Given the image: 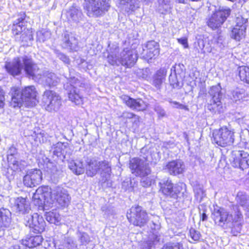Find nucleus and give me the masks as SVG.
Segmentation results:
<instances>
[{
	"instance_id": "1",
	"label": "nucleus",
	"mask_w": 249,
	"mask_h": 249,
	"mask_svg": "<svg viewBox=\"0 0 249 249\" xmlns=\"http://www.w3.org/2000/svg\"><path fill=\"white\" fill-rule=\"evenodd\" d=\"M32 198L35 205L41 207L43 210L52 207L55 200L61 206H67L71 199L67 190L60 186L55 187L52 191L48 186L40 187Z\"/></svg>"
},
{
	"instance_id": "2",
	"label": "nucleus",
	"mask_w": 249,
	"mask_h": 249,
	"mask_svg": "<svg viewBox=\"0 0 249 249\" xmlns=\"http://www.w3.org/2000/svg\"><path fill=\"white\" fill-rule=\"evenodd\" d=\"M212 218L215 223L218 226L229 227L233 235L236 236L240 232L243 215L238 206H233L231 213L222 208L214 209L212 213Z\"/></svg>"
},
{
	"instance_id": "3",
	"label": "nucleus",
	"mask_w": 249,
	"mask_h": 249,
	"mask_svg": "<svg viewBox=\"0 0 249 249\" xmlns=\"http://www.w3.org/2000/svg\"><path fill=\"white\" fill-rule=\"evenodd\" d=\"M82 5L87 16L93 18L104 16L110 7L109 0H84Z\"/></svg>"
},
{
	"instance_id": "4",
	"label": "nucleus",
	"mask_w": 249,
	"mask_h": 249,
	"mask_svg": "<svg viewBox=\"0 0 249 249\" xmlns=\"http://www.w3.org/2000/svg\"><path fill=\"white\" fill-rule=\"evenodd\" d=\"M220 84L211 87L209 94L212 98L208 104L207 108L213 113H220L224 111V107L221 102L223 94L221 92Z\"/></svg>"
},
{
	"instance_id": "5",
	"label": "nucleus",
	"mask_w": 249,
	"mask_h": 249,
	"mask_svg": "<svg viewBox=\"0 0 249 249\" xmlns=\"http://www.w3.org/2000/svg\"><path fill=\"white\" fill-rule=\"evenodd\" d=\"M213 136V142L221 147L231 145L234 140V132L226 126L214 130Z\"/></svg>"
},
{
	"instance_id": "6",
	"label": "nucleus",
	"mask_w": 249,
	"mask_h": 249,
	"mask_svg": "<svg viewBox=\"0 0 249 249\" xmlns=\"http://www.w3.org/2000/svg\"><path fill=\"white\" fill-rule=\"evenodd\" d=\"M23 219L25 226L29 227L31 232L40 234L44 231L46 222L43 217L37 213L25 215Z\"/></svg>"
},
{
	"instance_id": "7",
	"label": "nucleus",
	"mask_w": 249,
	"mask_h": 249,
	"mask_svg": "<svg viewBox=\"0 0 249 249\" xmlns=\"http://www.w3.org/2000/svg\"><path fill=\"white\" fill-rule=\"evenodd\" d=\"M42 102L46 110L49 112L58 111L62 105L61 97L52 90H46L44 92Z\"/></svg>"
},
{
	"instance_id": "8",
	"label": "nucleus",
	"mask_w": 249,
	"mask_h": 249,
	"mask_svg": "<svg viewBox=\"0 0 249 249\" xmlns=\"http://www.w3.org/2000/svg\"><path fill=\"white\" fill-rule=\"evenodd\" d=\"M129 213H127V217L134 225L141 227L147 222L148 218L147 213L142 207H132Z\"/></svg>"
},
{
	"instance_id": "9",
	"label": "nucleus",
	"mask_w": 249,
	"mask_h": 249,
	"mask_svg": "<svg viewBox=\"0 0 249 249\" xmlns=\"http://www.w3.org/2000/svg\"><path fill=\"white\" fill-rule=\"evenodd\" d=\"M23 70L25 73L34 80L39 81L42 77V71L30 56L24 55L22 59Z\"/></svg>"
},
{
	"instance_id": "10",
	"label": "nucleus",
	"mask_w": 249,
	"mask_h": 249,
	"mask_svg": "<svg viewBox=\"0 0 249 249\" xmlns=\"http://www.w3.org/2000/svg\"><path fill=\"white\" fill-rule=\"evenodd\" d=\"M231 14V10L228 8L220 7L209 18L208 25L213 29L220 27Z\"/></svg>"
},
{
	"instance_id": "11",
	"label": "nucleus",
	"mask_w": 249,
	"mask_h": 249,
	"mask_svg": "<svg viewBox=\"0 0 249 249\" xmlns=\"http://www.w3.org/2000/svg\"><path fill=\"white\" fill-rule=\"evenodd\" d=\"M129 168L132 173L137 176H147L151 173V169L145 160L133 158L130 160Z\"/></svg>"
},
{
	"instance_id": "12",
	"label": "nucleus",
	"mask_w": 249,
	"mask_h": 249,
	"mask_svg": "<svg viewBox=\"0 0 249 249\" xmlns=\"http://www.w3.org/2000/svg\"><path fill=\"white\" fill-rule=\"evenodd\" d=\"M99 172L100 174V182L103 186L110 187L112 185L110 179L111 164L106 160H99Z\"/></svg>"
},
{
	"instance_id": "13",
	"label": "nucleus",
	"mask_w": 249,
	"mask_h": 249,
	"mask_svg": "<svg viewBox=\"0 0 249 249\" xmlns=\"http://www.w3.org/2000/svg\"><path fill=\"white\" fill-rule=\"evenodd\" d=\"M42 179V173L40 169H34L27 171L23 177V182L25 186L33 187L39 185Z\"/></svg>"
},
{
	"instance_id": "14",
	"label": "nucleus",
	"mask_w": 249,
	"mask_h": 249,
	"mask_svg": "<svg viewBox=\"0 0 249 249\" xmlns=\"http://www.w3.org/2000/svg\"><path fill=\"white\" fill-rule=\"evenodd\" d=\"M12 201L13 202H12L11 204L16 213L22 214L24 217L31 213L29 203L26 198L22 197H18L14 198Z\"/></svg>"
},
{
	"instance_id": "15",
	"label": "nucleus",
	"mask_w": 249,
	"mask_h": 249,
	"mask_svg": "<svg viewBox=\"0 0 249 249\" xmlns=\"http://www.w3.org/2000/svg\"><path fill=\"white\" fill-rule=\"evenodd\" d=\"M62 16L65 17L69 22L75 23L80 22L84 17L81 8L75 4L63 11Z\"/></svg>"
},
{
	"instance_id": "16",
	"label": "nucleus",
	"mask_w": 249,
	"mask_h": 249,
	"mask_svg": "<svg viewBox=\"0 0 249 249\" xmlns=\"http://www.w3.org/2000/svg\"><path fill=\"white\" fill-rule=\"evenodd\" d=\"M160 53V45L157 42L151 40L148 41L143 47L142 57L148 61L152 58H155Z\"/></svg>"
},
{
	"instance_id": "17",
	"label": "nucleus",
	"mask_w": 249,
	"mask_h": 249,
	"mask_svg": "<svg viewBox=\"0 0 249 249\" xmlns=\"http://www.w3.org/2000/svg\"><path fill=\"white\" fill-rule=\"evenodd\" d=\"M23 56L17 57L11 61L6 62L4 67L7 72L13 76L20 75L23 70Z\"/></svg>"
},
{
	"instance_id": "18",
	"label": "nucleus",
	"mask_w": 249,
	"mask_h": 249,
	"mask_svg": "<svg viewBox=\"0 0 249 249\" xmlns=\"http://www.w3.org/2000/svg\"><path fill=\"white\" fill-rule=\"evenodd\" d=\"M123 102L129 108L137 111H143L146 110L147 105L142 99H134L126 95L120 96Z\"/></svg>"
},
{
	"instance_id": "19",
	"label": "nucleus",
	"mask_w": 249,
	"mask_h": 249,
	"mask_svg": "<svg viewBox=\"0 0 249 249\" xmlns=\"http://www.w3.org/2000/svg\"><path fill=\"white\" fill-rule=\"evenodd\" d=\"M138 58L136 51L129 48H125L120 54V64L127 67L132 66Z\"/></svg>"
},
{
	"instance_id": "20",
	"label": "nucleus",
	"mask_w": 249,
	"mask_h": 249,
	"mask_svg": "<svg viewBox=\"0 0 249 249\" xmlns=\"http://www.w3.org/2000/svg\"><path fill=\"white\" fill-rule=\"evenodd\" d=\"M20 93L25 103V107H32L36 105V91L34 86L25 87L22 90H20Z\"/></svg>"
},
{
	"instance_id": "21",
	"label": "nucleus",
	"mask_w": 249,
	"mask_h": 249,
	"mask_svg": "<svg viewBox=\"0 0 249 249\" xmlns=\"http://www.w3.org/2000/svg\"><path fill=\"white\" fill-rule=\"evenodd\" d=\"M70 87L69 92H68L69 98L73 103L76 105H79L82 103L83 98L80 95L77 87L79 86L80 82L77 79H75L73 77L70 81Z\"/></svg>"
},
{
	"instance_id": "22",
	"label": "nucleus",
	"mask_w": 249,
	"mask_h": 249,
	"mask_svg": "<svg viewBox=\"0 0 249 249\" xmlns=\"http://www.w3.org/2000/svg\"><path fill=\"white\" fill-rule=\"evenodd\" d=\"M45 169L51 179L54 181H57L58 179L62 176V168L56 162H51L49 160L45 164Z\"/></svg>"
},
{
	"instance_id": "23",
	"label": "nucleus",
	"mask_w": 249,
	"mask_h": 249,
	"mask_svg": "<svg viewBox=\"0 0 249 249\" xmlns=\"http://www.w3.org/2000/svg\"><path fill=\"white\" fill-rule=\"evenodd\" d=\"M165 169L170 175H177L184 172L185 166L181 160H175L169 162L166 164Z\"/></svg>"
},
{
	"instance_id": "24",
	"label": "nucleus",
	"mask_w": 249,
	"mask_h": 249,
	"mask_svg": "<svg viewBox=\"0 0 249 249\" xmlns=\"http://www.w3.org/2000/svg\"><path fill=\"white\" fill-rule=\"evenodd\" d=\"M41 80L43 84L49 88L55 87L59 83L60 80L53 72L49 71H42V77L39 80Z\"/></svg>"
},
{
	"instance_id": "25",
	"label": "nucleus",
	"mask_w": 249,
	"mask_h": 249,
	"mask_svg": "<svg viewBox=\"0 0 249 249\" xmlns=\"http://www.w3.org/2000/svg\"><path fill=\"white\" fill-rule=\"evenodd\" d=\"M10 94L11 96L10 106L16 108L20 107L22 106H25V102L22 98V94L20 93V89L13 88L11 89Z\"/></svg>"
},
{
	"instance_id": "26",
	"label": "nucleus",
	"mask_w": 249,
	"mask_h": 249,
	"mask_svg": "<svg viewBox=\"0 0 249 249\" xmlns=\"http://www.w3.org/2000/svg\"><path fill=\"white\" fill-rule=\"evenodd\" d=\"M99 160L96 158L88 159L86 161V173L89 177L95 176L99 172Z\"/></svg>"
},
{
	"instance_id": "27",
	"label": "nucleus",
	"mask_w": 249,
	"mask_h": 249,
	"mask_svg": "<svg viewBox=\"0 0 249 249\" xmlns=\"http://www.w3.org/2000/svg\"><path fill=\"white\" fill-rule=\"evenodd\" d=\"M167 70L160 68L153 76L152 85L157 89H160L165 79Z\"/></svg>"
},
{
	"instance_id": "28",
	"label": "nucleus",
	"mask_w": 249,
	"mask_h": 249,
	"mask_svg": "<svg viewBox=\"0 0 249 249\" xmlns=\"http://www.w3.org/2000/svg\"><path fill=\"white\" fill-rule=\"evenodd\" d=\"M42 241L43 238L40 235H31L22 240V243L29 248H33L40 245Z\"/></svg>"
},
{
	"instance_id": "29",
	"label": "nucleus",
	"mask_w": 249,
	"mask_h": 249,
	"mask_svg": "<svg viewBox=\"0 0 249 249\" xmlns=\"http://www.w3.org/2000/svg\"><path fill=\"white\" fill-rule=\"evenodd\" d=\"M11 212L3 208L0 209V229L8 227L11 223Z\"/></svg>"
},
{
	"instance_id": "30",
	"label": "nucleus",
	"mask_w": 249,
	"mask_h": 249,
	"mask_svg": "<svg viewBox=\"0 0 249 249\" xmlns=\"http://www.w3.org/2000/svg\"><path fill=\"white\" fill-rule=\"evenodd\" d=\"M68 143L67 142H58L55 144H53L51 150L53 151V155L56 156L57 157H63V159H65V150L67 148Z\"/></svg>"
},
{
	"instance_id": "31",
	"label": "nucleus",
	"mask_w": 249,
	"mask_h": 249,
	"mask_svg": "<svg viewBox=\"0 0 249 249\" xmlns=\"http://www.w3.org/2000/svg\"><path fill=\"white\" fill-rule=\"evenodd\" d=\"M160 184L162 193L164 195L171 197L172 190H173V184L171 181L168 179H163L160 182Z\"/></svg>"
},
{
	"instance_id": "32",
	"label": "nucleus",
	"mask_w": 249,
	"mask_h": 249,
	"mask_svg": "<svg viewBox=\"0 0 249 249\" xmlns=\"http://www.w3.org/2000/svg\"><path fill=\"white\" fill-rule=\"evenodd\" d=\"M119 49L116 47L112 51L111 50L109 53L107 59L108 63L112 65H120V54H118Z\"/></svg>"
},
{
	"instance_id": "33",
	"label": "nucleus",
	"mask_w": 249,
	"mask_h": 249,
	"mask_svg": "<svg viewBox=\"0 0 249 249\" xmlns=\"http://www.w3.org/2000/svg\"><path fill=\"white\" fill-rule=\"evenodd\" d=\"M237 201L244 210L249 213V196L239 193L237 196Z\"/></svg>"
},
{
	"instance_id": "34",
	"label": "nucleus",
	"mask_w": 249,
	"mask_h": 249,
	"mask_svg": "<svg viewBox=\"0 0 249 249\" xmlns=\"http://www.w3.org/2000/svg\"><path fill=\"white\" fill-rule=\"evenodd\" d=\"M246 30L245 27L241 28L234 27L231 31L230 36L232 38L239 41L245 37Z\"/></svg>"
},
{
	"instance_id": "35",
	"label": "nucleus",
	"mask_w": 249,
	"mask_h": 249,
	"mask_svg": "<svg viewBox=\"0 0 249 249\" xmlns=\"http://www.w3.org/2000/svg\"><path fill=\"white\" fill-rule=\"evenodd\" d=\"M169 81L170 85L174 88L180 89L183 85V78L173 73V72H171L169 77Z\"/></svg>"
},
{
	"instance_id": "36",
	"label": "nucleus",
	"mask_w": 249,
	"mask_h": 249,
	"mask_svg": "<svg viewBox=\"0 0 249 249\" xmlns=\"http://www.w3.org/2000/svg\"><path fill=\"white\" fill-rule=\"evenodd\" d=\"M45 216L47 221L49 223L54 224L56 225H59L61 217L59 213L56 211L46 212Z\"/></svg>"
},
{
	"instance_id": "37",
	"label": "nucleus",
	"mask_w": 249,
	"mask_h": 249,
	"mask_svg": "<svg viewBox=\"0 0 249 249\" xmlns=\"http://www.w3.org/2000/svg\"><path fill=\"white\" fill-rule=\"evenodd\" d=\"M242 151H233L231 154L230 161L232 166L235 168H238L241 161V155L243 154Z\"/></svg>"
},
{
	"instance_id": "38",
	"label": "nucleus",
	"mask_w": 249,
	"mask_h": 249,
	"mask_svg": "<svg viewBox=\"0 0 249 249\" xmlns=\"http://www.w3.org/2000/svg\"><path fill=\"white\" fill-rule=\"evenodd\" d=\"M69 166L70 169L76 175H81L85 172L84 165L81 161L71 162Z\"/></svg>"
},
{
	"instance_id": "39",
	"label": "nucleus",
	"mask_w": 249,
	"mask_h": 249,
	"mask_svg": "<svg viewBox=\"0 0 249 249\" xmlns=\"http://www.w3.org/2000/svg\"><path fill=\"white\" fill-rule=\"evenodd\" d=\"M7 160L13 170H21L24 168V165L22 164L21 161L19 160V158L8 157Z\"/></svg>"
},
{
	"instance_id": "40",
	"label": "nucleus",
	"mask_w": 249,
	"mask_h": 249,
	"mask_svg": "<svg viewBox=\"0 0 249 249\" xmlns=\"http://www.w3.org/2000/svg\"><path fill=\"white\" fill-rule=\"evenodd\" d=\"M7 160L13 170H21L24 168V165L22 164L21 161L19 160V158L8 157Z\"/></svg>"
},
{
	"instance_id": "41",
	"label": "nucleus",
	"mask_w": 249,
	"mask_h": 249,
	"mask_svg": "<svg viewBox=\"0 0 249 249\" xmlns=\"http://www.w3.org/2000/svg\"><path fill=\"white\" fill-rule=\"evenodd\" d=\"M33 39L32 28H26L19 36L16 37L17 41L27 42L28 41H32Z\"/></svg>"
},
{
	"instance_id": "42",
	"label": "nucleus",
	"mask_w": 249,
	"mask_h": 249,
	"mask_svg": "<svg viewBox=\"0 0 249 249\" xmlns=\"http://www.w3.org/2000/svg\"><path fill=\"white\" fill-rule=\"evenodd\" d=\"M119 4L122 9H124L126 11L129 12L135 10L134 0H119Z\"/></svg>"
},
{
	"instance_id": "43",
	"label": "nucleus",
	"mask_w": 249,
	"mask_h": 249,
	"mask_svg": "<svg viewBox=\"0 0 249 249\" xmlns=\"http://www.w3.org/2000/svg\"><path fill=\"white\" fill-rule=\"evenodd\" d=\"M171 8L170 0H158V11L164 14L168 12Z\"/></svg>"
},
{
	"instance_id": "44",
	"label": "nucleus",
	"mask_w": 249,
	"mask_h": 249,
	"mask_svg": "<svg viewBox=\"0 0 249 249\" xmlns=\"http://www.w3.org/2000/svg\"><path fill=\"white\" fill-rule=\"evenodd\" d=\"M63 42L66 48H69L71 49H72L77 43L75 37L68 33L65 34L64 35Z\"/></svg>"
},
{
	"instance_id": "45",
	"label": "nucleus",
	"mask_w": 249,
	"mask_h": 249,
	"mask_svg": "<svg viewBox=\"0 0 249 249\" xmlns=\"http://www.w3.org/2000/svg\"><path fill=\"white\" fill-rule=\"evenodd\" d=\"M239 76L241 80L249 84V68L246 66L240 67Z\"/></svg>"
},
{
	"instance_id": "46",
	"label": "nucleus",
	"mask_w": 249,
	"mask_h": 249,
	"mask_svg": "<svg viewBox=\"0 0 249 249\" xmlns=\"http://www.w3.org/2000/svg\"><path fill=\"white\" fill-rule=\"evenodd\" d=\"M171 71L173 72V73L176 74L179 77L183 78L185 74V66L180 63L175 64L171 69Z\"/></svg>"
},
{
	"instance_id": "47",
	"label": "nucleus",
	"mask_w": 249,
	"mask_h": 249,
	"mask_svg": "<svg viewBox=\"0 0 249 249\" xmlns=\"http://www.w3.org/2000/svg\"><path fill=\"white\" fill-rule=\"evenodd\" d=\"M26 25H21L18 24L13 23L12 26V32L16 39V37L19 36L26 30Z\"/></svg>"
},
{
	"instance_id": "48",
	"label": "nucleus",
	"mask_w": 249,
	"mask_h": 249,
	"mask_svg": "<svg viewBox=\"0 0 249 249\" xmlns=\"http://www.w3.org/2000/svg\"><path fill=\"white\" fill-rule=\"evenodd\" d=\"M241 159V161L238 168L243 170L248 168L249 166V154L247 152L243 151Z\"/></svg>"
},
{
	"instance_id": "49",
	"label": "nucleus",
	"mask_w": 249,
	"mask_h": 249,
	"mask_svg": "<svg viewBox=\"0 0 249 249\" xmlns=\"http://www.w3.org/2000/svg\"><path fill=\"white\" fill-rule=\"evenodd\" d=\"M185 187V184L183 183H180V184H178L176 185L175 186H173V190H172L171 197L176 198L181 193L183 195L184 192L182 191L183 190H185V189H183V188Z\"/></svg>"
},
{
	"instance_id": "50",
	"label": "nucleus",
	"mask_w": 249,
	"mask_h": 249,
	"mask_svg": "<svg viewBox=\"0 0 249 249\" xmlns=\"http://www.w3.org/2000/svg\"><path fill=\"white\" fill-rule=\"evenodd\" d=\"M17 17V19L14 21L13 23L21 25H26L25 24L27 22V19L29 18L26 16L25 13L23 12L18 13Z\"/></svg>"
},
{
	"instance_id": "51",
	"label": "nucleus",
	"mask_w": 249,
	"mask_h": 249,
	"mask_svg": "<svg viewBox=\"0 0 249 249\" xmlns=\"http://www.w3.org/2000/svg\"><path fill=\"white\" fill-rule=\"evenodd\" d=\"M247 21L248 19L247 18H244L242 16L239 15L236 18V25L235 27H239L241 28L245 27V29H246Z\"/></svg>"
},
{
	"instance_id": "52",
	"label": "nucleus",
	"mask_w": 249,
	"mask_h": 249,
	"mask_svg": "<svg viewBox=\"0 0 249 249\" xmlns=\"http://www.w3.org/2000/svg\"><path fill=\"white\" fill-rule=\"evenodd\" d=\"M121 117L125 119H132L133 123L139 121V117L130 112H124L121 115Z\"/></svg>"
},
{
	"instance_id": "53",
	"label": "nucleus",
	"mask_w": 249,
	"mask_h": 249,
	"mask_svg": "<svg viewBox=\"0 0 249 249\" xmlns=\"http://www.w3.org/2000/svg\"><path fill=\"white\" fill-rule=\"evenodd\" d=\"M194 192L196 199L199 200L200 201L202 200V198L205 195L202 187L200 185L196 186L194 188Z\"/></svg>"
},
{
	"instance_id": "54",
	"label": "nucleus",
	"mask_w": 249,
	"mask_h": 249,
	"mask_svg": "<svg viewBox=\"0 0 249 249\" xmlns=\"http://www.w3.org/2000/svg\"><path fill=\"white\" fill-rule=\"evenodd\" d=\"M79 239L83 245H86L90 241L89 235L86 232H79L78 234Z\"/></svg>"
},
{
	"instance_id": "55",
	"label": "nucleus",
	"mask_w": 249,
	"mask_h": 249,
	"mask_svg": "<svg viewBox=\"0 0 249 249\" xmlns=\"http://www.w3.org/2000/svg\"><path fill=\"white\" fill-rule=\"evenodd\" d=\"M7 158H19V154L17 149L14 146H11L7 151Z\"/></svg>"
},
{
	"instance_id": "56",
	"label": "nucleus",
	"mask_w": 249,
	"mask_h": 249,
	"mask_svg": "<svg viewBox=\"0 0 249 249\" xmlns=\"http://www.w3.org/2000/svg\"><path fill=\"white\" fill-rule=\"evenodd\" d=\"M122 188L125 191L132 190V182L130 178H126L122 184Z\"/></svg>"
},
{
	"instance_id": "57",
	"label": "nucleus",
	"mask_w": 249,
	"mask_h": 249,
	"mask_svg": "<svg viewBox=\"0 0 249 249\" xmlns=\"http://www.w3.org/2000/svg\"><path fill=\"white\" fill-rule=\"evenodd\" d=\"M189 232L190 236L193 240L195 241H198L199 240L201 236L199 231L196 230L194 228H191Z\"/></svg>"
},
{
	"instance_id": "58",
	"label": "nucleus",
	"mask_w": 249,
	"mask_h": 249,
	"mask_svg": "<svg viewBox=\"0 0 249 249\" xmlns=\"http://www.w3.org/2000/svg\"><path fill=\"white\" fill-rule=\"evenodd\" d=\"M162 249H181L178 243H168L165 244Z\"/></svg>"
},
{
	"instance_id": "59",
	"label": "nucleus",
	"mask_w": 249,
	"mask_h": 249,
	"mask_svg": "<svg viewBox=\"0 0 249 249\" xmlns=\"http://www.w3.org/2000/svg\"><path fill=\"white\" fill-rule=\"evenodd\" d=\"M101 210L104 213V217H107L110 214L113 213L112 209L111 207L105 205L102 207Z\"/></svg>"
},
{
	"instance_id": "60",
	"label": "nucleus",
	"mask_w": 249,
	"mask_h": 249,
	"mask_svg": "<svg viewBox=\"0 0 249 249\" xmlns=\"http://www.w3.org/2000/svg\"><path fill=\"white\" fill-rule=\"evenodd\" d=\"M141 181V185L144 187H147L151 185L152 183V179L150 178L146 177V176L142 177Z\"/></svg>"
},
{
	"instance_id": "61",
	"label": "nucleus",
	"mask_w": 249,
	"mask_h": 249,
	"mask_svg": "<svg viewBox=\"0 0 249 249\" xmlns=\"http://www.w3.org/2000/svg\"><path fill=\"white\" fill-rule=\"evenodd\" d=\"M242 93L238 90H234L232 92V99L235 102L240 100L243 97Z\"/></svg>"
},
{
	"instance_id": "62",
	"label": "nucleus",
	"mask_w": 249,
	"mask_h": 249,
	"mask_svg": "<svg viewBox=\"0 0 249 249\" xmlns=\"http://www.w3.org/2000/svg\"><path fill=\"white\" fill-rule=\"evenodd\" d=\"M56 54L57 57L62 60L64 63L67 64L70 63V60L67 56L60 52H57Z\"/></svg>"
},
{
	"instance_id": "63",
	"label": "nucleus",
	"mask_w": 249,
	"mask_h": 249,
	"mask_svg": "<svg viewBox=\"0 0 249 249\" xmlns=\"http://www.w3.org/2000/svg\"><path fill=\"white\" fill-rule=\"evenodd\" d=\"M4 92L2 89L0 87V108L3 107L4 106Z\"/></svg>"
},
{
	"instance_id": "64",
	"label": "nucleus",
	"mask_w": 249,
	"mask_h": 249,
	"mask_svg": "<svg viewBox=\"0 0 249 249\" xmlns=\"http://www.w3.org/2000/svg\"><path fill=\"white\" fill-rule=\"evenodd\" d=\"M65 243L66 247L69 249H71L72 247H73V243L72 240L70 238H68L66 239L65 240Z\"/></svg>"
}]
</instances>
